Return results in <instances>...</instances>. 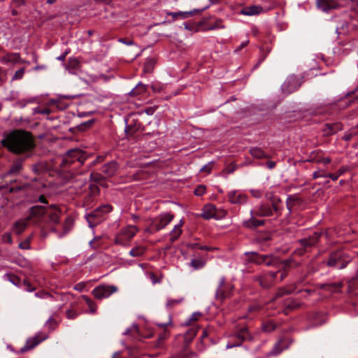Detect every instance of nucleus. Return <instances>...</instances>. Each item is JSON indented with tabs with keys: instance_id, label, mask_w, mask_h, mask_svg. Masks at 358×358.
<instances>
[{
	"instance_id": "1",
	"label": "nucleus",
	"mask_w": 358,
	"mask_h": 358,
	"mask_svg": "<svg viewBox=\"0 0 358 358\" xmlns=\"http://www.w3.org/2000/svg\"><path fill=\"white\" fill-rule=\"evenodd\" d=\"M1 143L12 153L26 157L32 155L36 146L31 133L22 129H15L5 135Z\"/></svg>"
},
{
	"instance_id": "2",
	"label": "nucleus",
	"mask_w": 358,
	"mask_h": 358,
	"mask_svg": "<svg viewBox=\"0 0 358 358\" xmlns=\"http://www.w3.org/2000/svg\"><path fill=\"white\" fill-rule=\"evenodd\" d=\"M266 197L269 203H262L257 206L256 214L261 216L274 217L273 220L278 223L284 210L282 199L273 192L266 193Z\"/></svg>"
},
{
	"instance_id": "3",
	"label": "nucleus",
	"mask_w": 358,
	"mask_h": 358,
	"mask_svg": "<svg viewBox=\"0 0 358 358\" xmlns=\"http://www.w3.org/2000/svg\"><path fill=\"white\" fill-rule=\"evenodd\" d=\"M86 159V154L82 150H70L63 157L60 163V167L64 171H71V177H73L82 173V171H79L77 169L84 164Z\"/></svg>"
},
{
	"instance_id": "4",
	"label": "nucleus",
	"mask_w": 358,
	"mask_h": 358,
	"mask_svg": "<svg viewBox=\"0 0 358 358\" xmlns=\"http://www.w3.org/2000/svg\"><path fill=\"white\" fill-rule=\"evenodd\" d=\"M303 199L297 194L288 195L285 201L287 213L284 217H280L279 218L278 225L282 227L289 224L291 222L292 213L299 208L303 205Z\"/></svg>"
},
{
	"instance_id": "5",
	"label": "nucleus",
	"mask_w": 358,
	"mask_h": 358,
	"mask_svg": "<svg viewBox=\"0 0 358 358\" xmlns=\"http://www.w3.org/2000/svg\"><path fill=\"white\" fill-rule=\"evenodd\" d=\"M322 235V232L315 231L308 237L298 240L296 243L299 244V247L294 250V254L303 256L306 252H310L312 248L317 245Z\"/></svg>"
},
{
	"instance_id": "6",
	"label": "nucleus",
	"mask_w": 358,
	"mask_h": 358,
	"mask_svg": "<svg viewBox=\"0 0 358 358\" xmlns=\"http://www.w3.org/2000/svg\"><path fill=\"white\" fill-rule=\"evenodd\" d=\"M352 260V257L343 250H336L331 252L326 262L329 267L343 269Z\"/></svg>"
},
{
	"instance_id": "7",
	"label": "nucleus",
	"mask_w": 358,
	"mask_h": 358,
	"mask_svg": "<svg viewBox=\"0 0 358 358\" xmlns=\"http://www.w3.org/2000/svg\"><path fill=\"white\" fill-rule=\"evenodd\" d=\"M174 218V215L171 213H164L157 217L151 219L150 224L145 229L149 234H155L165 228Z\"/></svg>"
},
{
	"instance_id": "8",
	"label": "nucleus",
	"mask_w": 358,
	"mask_h": 358,
	"mask_svg": "<svg viewBox=\"0 0 358 358\" xmlns=\"http://www.w3.org/2000/svg\"><path fill=\"white\" fill-rule=\"evenodd\" d=\"M113 210V207L110 205L105 204L102 205L90 213L85 215V218L91 228H93L98 225L103 220V217L107 213H110Z\"/></svg>"
},
{
	"instance_id": "9",
	"label": "nucleus",
	"mask_w": 358,
	"mask_h": 358,
	"mask_svg": "<svg viewBox=\"0 0 358 358\" xmlns=\"http://www.w3.org/2000/svg\"><path fill=\"white\" fill-rule=\"evenodd\" d=\"M244 255L247 262L258 265L264 264L271 266L276 265L278 262V259L271 255H260L256 252H246Z\"/></svg>"
},
{
	"instance_id": "10",
	"label": "nucleus",
	"mask_w": 358,
	"mask_h": 358,
	"mask_svg": "<svg viewBox=\"0 0 358 358\" xmlns=\"http://www.w3.org/2000/svg\"><path fill=\"white\" fill-rule=\"evenodd\" d=\"M303 76L292 74L287 78L281 86L283 93L289 94L297 90L303 83Z\"/></svg>"
},
{
	"instance_id": "11",
	"label": "nucleus",
	"mask_w": 358,
	"mask_h": 358,
	"mask_svg": "<svg viewBox=\"0 0 358 358\" xmlns=\"http://www.w3.org/2000/svg\"><path fill=\"white\" fill-rule=\"evenodd\" d=\"M232 339H234V341H231V343H228L227 345V348L240 346L243 342L252 341L253 337L249 331L248 328L247 327H243L238 329L234 333L232 336Z\"/></svg>"
},
{
	"instance_id": "12",
	"label": "nucleus",
	"mask_w": 358,
	"mask_h": 358,
	"mask_svg": "<svg viewBox=\"0 0 358 358\" xmlns=\"http://www.w3.org/2000/svg\"><path fill=\"white\" fill-rule=\"evenodd\" d=\"M138 229L134 225H129L122 229L115 238V243L117 245H124L129 241L138 232Z\"/></svg>"
},
{
	"instance_id": "13",
	"label": "nucleus",
	"mask_w": 358,
	"mask_h": 358,
	"mask_svg": "<svg viewBox=\"0 0 358 358\" xmlns=\"http://www.w3.org/2000/svg\"><path fill=\"white\" fill-rule=\"evenodd\" d=\"M28 213L27 220L36 224H39L43 221L44 215H46L47 207L36 205L31 207Z\"/></svg>"
},
{
	"instance_id": "14",
	"label": "nucleus",
	"mask_w": 358,
	"mask_h": 358,
	"mask_svg": "<svg viewBox=\"0 0 358 358\" xmlns=\"http://www.w3.org/2000/svg\"><path fill=\"white\" fill-rule=\"evenodd\" d=\"M117 291V287L115 285H100L92 290V294L96 299L101 300L109 297Z\"/></svg>"
},
{
	"instance_id": "15",
	"label": "nucleus",
	"mask_w": 358,
	"mask_h": 358,
	"mask_svg": "<svg viewBox=\"0 0 358 358\" xmlns=\"http://www.w3.org/2000/svg\"><path fill=\"white\" fill-rule=\"evenodd\" d=\"M100 189L96 183L90 184L88 186L87 190L83 195V206L89 208L92 206L95 198L99 194Z\"/></svg>"
},
{
	"instance_id": "16",
	"label": "nucleus",
	"mask_w": 358,
	"mask_h": 358,
	"mask_svg": "<svg viewBox=\"0 0 358 358\" xmlns=\"http://www.w3.org/2000/svg\"><path fill=\"white\" fill-rule=\"evenodd\" d=\"M257 210V206L250 210L251 217L248 220H244L243 222V227L253 230L259 227H262L265 224V220H259L256 218V217H262L261 215H258L256 214Z\"/></svg>"
},
{
	"instance_id": "17",
	"label": "nucleus",
	"mask_w": 358,
	"mask_h": 358,
	"mask_svg": "<svg viewBox=\"0 0 358 358\" xmlns=\"http://www.w3.org/2000/svg\"><path fill=\"white\" fill-rule=\"evenodd\" d=\"M277 273L278 272H267L257 276L255 280L259 282L262 287L267 289L271 287L274 283Z\"/></svg>"
},
{
	"instance_id": "18",
	"label": "nucleus",
	"mask_w": 358,
	"mask_h": 358,
	"mask_svg": "<svg viewBox=\"0 0 358 358\" xmlns=\"http://www.w3.org/2000/svg\"><path fill=\"white\" fill-rule=\"evenodd\" d=\"M232 287L230 285H227L225 282V278H220L219 285L216 290V299L224 300L229 296Z\"/></svg>"
},
{
	"instance_id": "19",
	"label": "nucleus",
	"mask_w": 358,
	"mask_h": 358,
	"mask_svg": "<svg viewBox=\"0 0 358 358\" xmlns=\"http://www.w3.org/2000/svg\"><path fill=\"white\" fill-rule=\"evenodd\" d=\"M28 157H20L15 159L10 166L9 169L7 171L6 175V176H16L20 173L22 169L23 162Z\"/></svg>"
},
{
	"instance_id": "20",
	"label": "nucleus",
	"mask_w": 358,
	"mask_h": 358,
	"mask_svg": "<svg viewBox=\"0 0 358 358\" xmlns=\"http://www.w3.org/2000/svg\"><path fill=\"white\" fill-rule=\"evenodd\" d=\"M343 124L339 122L325 123L322 128L323 135L329 136L336 134L338 131L343 130Z\"/></svg>"
},
{
	"instance_id": "21",
	"label": "nucleus",
	"mask_w": 358,
	"mask_h": 358,
	"mask_svg": "<svg viewBox=\"0 0 358 358\" xmlns=\"http://www.w3.org/2000/svg\"><path fill=\"white\" fill-rule=\"evenodd\" d=\"M343 284L342 282L320 283L317 285V287L331 293L341 292Z\"/></svg>"
},
{
	"instance_id": "22",
	"label": "nucleus",
	"mask_w": 358,
	"mask_h": 358,
	"mask_svg": "<svg viewBox=\"0 0 358 358\" xmlns=\"http://www.w3.org/2000/svg\"><path fill=\"white\" fill-rule=\"evenodd\" d=\"M61 210L56 205H50L47 207L46 215H48L50 222L57 224L59 222Z\"/></svg>"
},
{
	"instance_id": "23",
	"label": "nucleus",
	"mask_w": 358,
	"mask_h": 358,
	"mask_svg": "<svg viewBox=\"0 0 358 358\" xmlns=\"http://www.w3.org/2000/svg\"><path fill=\"white\" fill-rule=\"evenodd\" d=\"M117 164L115 161H111L107 164H103L100 171L106 178H110L115 175L117 170Z\"/></svg>"
},
{
	"instance_id": "24",
	"label": "nucleus",
	"mask_w": 358,
	"mask_h": 358,
	"mask_svg": "<svg viewBox=\"0 0 358 358\" xmlns=\"http://www.w3.org/2000/svg\"><path fill=\"white\" fill-rule=\"evenodd\" d=\"M228 199L234 204H243L246 203L248 196L237 191H231L228 194Z\"/></svg>"
},
{
	"instance_id": "25",
	"label": "nucleus",
	"mask_w": 358,
	"mask_h": 358,
	"mask_svg": "<svg viewBox=\"0 0 358 358\" xmlns=\"http://www.w3.org/2000/svg\"><path fill=\"white\" fill-rule=\"evenodd\" d=\"M268 10H264L262 6L259 5H252L244 7L241 10V13L244 15H259L262 13L267 12Z\"/></svg>"
},
{
	"instance_id": "26",
	"label": "nucleus",
	"mask_w": 358,
	"mask_h": 358,
	"mask_svg": "<svg viewBox=\"0 0 358 358\" xmlns=\"http://www.w3.org/2000/svg\"><path fill=\"white\" fill-rule=\"evenodd\" d=\"M44 338L39 339L37 336L29 338L27 340L25 345L20 348L19 352L23 353L27 350L34 348L38 345Z\"/></svg>"
},
{
	"instance_id": "27",
	"label": "nucleus",
	"mask_w": 358,
	"mask_h": 358,
	"mask_svg": "<svg viewBox=\"0 0 358 358\" xmlns=\"http://www.w3.org/2000/svg\"><path fill=\"white\" fill-rule=\"evenodd\" d=\"M201 217L205 220L211 218H217L216 216V207L213 204L206 205L203 208Z\"/></svg>"
},
{
	"instance_id": "28",
	"label": "nucleus",
	"mask_w": 358,
	"mask_h": 358,
	"mask_svg": "<svg viewBox=\"0 0 358 358\" xmlns=\"http://www.w3.org/2000/svg\"><path fill=\"white\" fill-rule=\"evenodd\" d=\"M301 305L302 303L299 300L295 299H289L284 303V313L287 315L289 311L299 308Z\"/></svg>"
},
{
	"instance_id": "29",
	"label": "nucleus",
	"mask_w": 358,
	"mask_h": 358,
	"mask_svg": "<svg viewBox=\"0 0 358 358\" xmlns=\"http://www.w3.org/2000/svg\"><path fill=\"white\" fill-rule=\"evenodd\" d=\"M204 8L203 9H194L190 11H179V12H173L170 13L169 15L173 17V18H177L178 17H180L182 19H186L191 16H193L195 14L201 13Z\"/></svg>"
},
{
	"instance_id": "30",
	"label": "nucleus",
	"mask_w": 358,
	"mask_h": 358,
	"mask_svg": "<svg viewBox=\"0 0 358 358\" xmlns=\"http://www.w3.org/2000/svg\"><path fill=\"white\" fill-rule=\"evenodd\" d=\"M183 224V221L180 220V223L175 225L173 230L169 233L170 241L171 243L177 241L182 234V230L181 229Z\"/></svg>"
},
{
	"instance_id": "31",
	"label": "nucleus",
	"mask_w": 358,
	"mask_h": 358,
	"mask_svg": "<svg viewBox=\"0 0 358 358\" xmlns=\"http://www.w3.org/2000/svg\"><path fill=\"white\" fill-rule=\"evenodd\" d=\"M29 221V220H27V217H26L25 219H21L15 222L13 228V232L16 234H20L22 233L27 228Z\"/></svg>"
},
{
	"instance_id": "32",
	"label": "nucleus",
	"mask_w": 358,
	"mask_h": 358,
	"mask_svg": "<svg viewBox=\"0 0 358 358\" xmlns=\"http://www.w3.org/2000/svg\"><path fill=\"white\" fill-rule=\"evenodd\" d=\"M287 348L285 341L281 339L275 344L273 349L267 354V357L279 355L283 350Z\"/></svg>"
},
{
	"instance_id": "33",
	"label": "nucleus",
	"mask_w": 358,
	"mask_h": 358,
	"mask_svg": "<svg viewBox=\"0 0 358 358\" xmlns=\"http://www.w3.org/2000/svg\"><path fill=\"white\" fill-rule=\"evenodd\" d=\"M317 6L324 11H327L336 7V2L333 0H317Z\"/></svg>"
},
{
	"instance_id": "34",
	"label": "nucleus",
	"mask_w": 358,
	"mask_h": 358,
	"mask_svg": "<svg viewBox=\"0 0 358 358\" xmlns=\"http://www.w3.org/2000/svg\"><path fill=\"white\" fill-rule=\"evenodd\" d=\"M296 285H292L287 287H282L278 289L276 294H275V298H280L285 295L290 294L296 290Z\"/></svg>"
},
{
	"instance_id": "35",
	"label": "nucleus",
	"mask_w": 358,
	"mask_h": 358,
	"mask_svg": "<svg viewBox=\"0 0 358 358\" xmlns=\"http://www.w3.org/2000/svg\"><path fill=\"white\" fill-rule=\"evenodd\" d=\"M171 318L169 319V321L167 323H159L157 324V325L162 328L164 329V331L160 333L158 336V338H157V341H158V345H161L162 343V342L166 340L169 336V331L165 329V327L169 325V324H171Z\"/></svg>"
},
{
	"instance_id": "36",
	"label": "nucleus",
	"mask_w": 358,
	"mask_h": 358,
	"mask_svg": "<svg viewBox=\"0 0 358 358\" xmlns=\"http://www.w3.org/2000/svg\"><path fill=\"white\" fill-rule=\"evenodd\" d=\"M157 58L156 57H149L144 63L143 71L145 73H151L157 64Z\"/></svg>"
},
{
	"instance_id": "37",
	"label": "nucleus",
	"mask_w": 358,
	"mask_h": 358,
	"mask_svg": "<svg viewBox=\"0 0 358 358\" xmlns=\"http://www.w3.org/2000/svg\"><path fill=\"white\" fill-rule=\"evenodd\" d=\"M250 154L256 159H266L269 158V156L259 147L251 148L249 150Z\"/></svg>"
},
{
	"instance_id": "38",
	"label": "nucleus",
	"mask_w": 358,
	"mask_h": 358,
	"mask_svg": "<svg viewBox=\"0 0 358 358\" xmlns=\"http://www.w3.org/2000/svg\"><path fill=\"white\" fill-rule=\"evenodd\" d=\"M322 156V152L320 150H315L310 152L308 158L305 162L320 164Z\"/></svg>"
},
{
	"instance_id": "39",
	"label": "nucleus",
	"mask_w": 358,
	"mask_h": 358,
	"mask_svg": "<svg viewBox=\"0 0 358 358\" xmlns=\"http://www.w3.org/2000/svg\"><path fill=\"white\" fill-rule=\"evenodd\" d=\"M260 5L262 6L266 10H271L276 8L278 5L276 0H258Z\"/></svg>"
},
{
	"instance_id": "40",
	"label": "nucleus",
	"mask_w": 358,
	"mask_h": 358,
	"mask_svg": "<svg viewBox=\"0 0 358 358\" xmlns=\"http://www.w3.org/2000/svg\"><path fill=\"white\" fill-rule=\"evenodd\" d=\"M183 297H180L176 299H168L166 303V307L169 310L172 309L174 307L177 306L178 305L180 304L182 302H183Z\"/></svg>"
},
{
	"instance_id": "41",
	"label": "nucleus",
	"mask_w": 358,
	"mask_h": 358,
	"mask_svg": "<svg viewBox=\"0 0 358 358\" xmlns=\"http://www.w3.org/2000/svg\"><path fill=\"white\" fill-rule=\"evenodd\" d=\"M145 250H146V248L145 247L137 246V247L133 248L130 250L129 255L131 257H141L145 252Z\"/></svg>"
},
{
	"instance_id": "42",
	"label": "nucleus",
	"mask_w": 358,
	"mask_h": 358,
	"mask_svg": "<svg viewBox=\"0 0 358 358\" xmlns=\"http://www.w3.org/2000/svg\"><path fill=\"white\" fill-rule=\"evenodd\" d=\"M81 297L89 306L90 313L93 314L95 313L97 309L96 304L89 296L86 295H83Z\"/></svg>"
},
{
	"instance_id": "43",
	"label": "nucleus",
	"mask_w": 358,
	"mask_h": 358,
	"mask_svg": "<svg viewBox=\"0 0 358 358\" xmlns=\"http://www.w3.org/2000/svg\"><path fill=\"white\" fill-rule=\"evenodd\" d=\"M148 86L142 83H138L134 89H133L130 94L134 96H136L143 94L147 91Z\"/></svg>"
},
{
	"instance_id": "44",
	"label": "nucleus",
	"mask_w": 358,
	"mask_h": 358,
	"mask_svg": "<svg viewBox=\"0 0 358 358\" xmlns=\"http://www.w3.org/2000/svg\"><path fill=\"white\" fill-rule=\"evenodd\" d=\"M271 51V49H268L267 46H261L260 52L262 56L259 59L257 63L255 65L254 68H257L259 64L265 59L267 54Z\"/></svg>"
},
{
	"instance_id": "45",
	"label": "nucleus",
	"mask_w": 358,
	"mask_h": 358,
	"mask_svg": "<svg viewBox=\"0 0 358 358\" xmlns=\"http://www.w3.org/2000/svg\"><path fill=\"white\" fill-rule=\"evenodd\" d=\"M36 101L35 98H30L28 99L18 100L15 103V106L20 108H24L28 103H34Z\"/></svg>"
},
{
	"instance_id": "46",
	"label": "nucleus",
	"mask_w": 358,
	"mask_h": 358,
	"mask_svg": "<svg viewBox=\"0 0 358 358\" xmlns=\"http://www.w3.org/2000/svg\"><path fill=\"white\" fill-rule=\"evenodd\" d=\"M205 261L201 259H193L190 262V266L194 269H200L205 266Z\"/></svg>"
},
{
	"instance_id": "47",
	"label": "nucleus",
	"mask_w": 358,
	"mask_h": 358,
	"mask_svg": "<svg viewBox=\"0 0 358 358\" xmlns=\"http://www.w3.org/2000/svg\"><path fill=\"white\" fill-rule=\"evenodd\" d=\"M106 177L102 173V172H92L90 174V179L92 181H94V182H101Z\"/></svg>"
},
{
	"instance_id": "48",
	"label": "nucleus",
	"mask_w": 358,
	"mask_h": 358,
	"mask_svg": "<svg viewBox=\"0 0 358 358\" xmlns=\"http://www.w3.org/2000/svg\"><path fill=\"white\" fill-rule=\"evenodd\" d=\"M315 319L317 324H322L327 321V316L324 313H316L315 315Z\"/></svg>"
},
{
	"instance_id": "49",
	"label": "nucleus",
	"mask_w": 358,
	"mask_h": 358,
	"mask_svg": "<svg viewBox=\"0 0 358 358\" xmlns=\"http://www.w3.org/2000/svg\"><path fill=\"white\" fill-rule=\"evenodd\" d=\"M6 277L10 282H11L15 286L20 287L22 285V281L18 276L14 274H7L6 275Z\"/></svg>"
},
{
	"instance_id": "50",
	"label": "nucleus",
	"mask_w": 358,
	"mask_h": 358,
	"mask_svg": "<svg viewBox=\"0 0 358 358\" xmlns=\"http://www.w3.org/2000/svg\"><path fill=\"white\" fill-rule=\"evenodd\" d=\"M262 330L264 332H271L275 329V325L272 321H267L262 324Z\"/></svg>"
},
{
	"instance_id": "51",
	"label": "nucleus",
	"mask_w": 358,
	"mask_h": 358,
	"mask_svg": "<svg viewBox=\"0 0 358 358\" xmlns=\"http://www.w3.org/2000/svg\"><path fill=\"white\" fill-rule=\"evenodd\" d=\"M57 322L52 317H50L45 323V327H47L50 331H53L57 327Z\"/></svg>"
},
{
	"instance_id": "52",
	"label": "nucleus",
	"mask_w": 358,
	"mask_h": 358,
	"mask_svg": "<svg viewBox=\"0 0 358 358\" xmlns=\"http://www.w3.org/2000/svg\"><path fill=\"white\" fill-rule=\"evenodd\" d=\"M51 113V110L48 108H41L39 107H36L33 110V115L36 114H43V115H48Z\"/></svg>"
},
{
	"instance_id": "53",
	"label": "nucleus",
	"mask_w": 358,
	"mask_h": 358,
	"mask_svg": "<svg viewBox=\"0 0 358 358\" xmlns=\"http://www.w3.org/2000/svg\"><path fill=\"white\" fill-rule=\"evenodd\" d=\"M18 59V55L17 54H9L3 57L2 62H14L17 61Z\"/></svg>"
},
{
	"instance_id": "54",
	"label": "nucleus",
	"mask_w": 358,
	"mask_h": 358,
	"mask_svg": "<svg viewBox=\"0 0 358 358\" xmlns=\"http://www.w3.org/2000/svg\"><path fill=\"white\" fill-rule=\"evenodd\" d=\"M80 62L76 58H70L69 60V68L76 70L78 69Z\"/></svg>"
},
{
	"instance_id": "55",
	"label": "nucleus",
	"mask_w": 358,
	"mask_h": 358,
	"mask_svg": "<svg viewBox=\"0 0 358 358\" xmlns=\"http://www.w3.org/2000/svg\"><path fill=\"white\" fill-rule=\"evenodd\" d=\"M27 187V184L23 185H13L9 187L10 192H17L20 190L24 189Z\"/></svg>"
},
{
	"instance_id": "56",
	"label": "nucleus",
	"mask_w": 358,
	"mask_h": 358,
	"mask_svg": "<svg viewBox=\"0 0 358 358\" xmlns=\"http://www.w3.org/2000/svg\"><path fill=\"white\" fill-rule=\"evenodd\" d=\"M206 189L205 185H199L195 188L194 193L196 196H200L205 194Z\"/></svg>"
},
{
	"instance_id": "57",
	"label": "nucleus",
	"mask_w": 358,
	"mask_h": 358,
	"mask_svg": "<svg viewBox=\"0 0 358 358\" xmlns=\"http://www.w3.org/2000/svg\"><path fill=\"white\" fill-rule=\"evenodd\" d=\"M201 316V313L200 312H195V313H192V315L190 316L189 320L186 322V324L187 325L192 324V322L197 321Z\"/></svg>"
},
{
	"instance_id": "58",
	"label": "nucleus",
	"mask_w": 358,
	"mask_h": 358,
	"mask_svg": "<svg viewBox=\"0 0 358 358\" xmlns=\"http://www.w3.org/2000/svg\"><path fill=\"white\" fill-rule=\"evenodd\" d=\"M185 28L189 31H197L199 29V25L192 22H185Z\"/></svg>"
},
{
	"instance_id": "59",
	"label": "nucleus",
	"mask_w": 358,
	"mask_h": 358,
	"mask_svg": "<svg viewBox=\"0 0 358 358\" xmlns=\"http://www.w3.org/2000/svg\"><path fill=\"white\" fill-rule=\"evenodd\" d=\"M24 72H25L24 68L20 69L15 73V74L13 75V76L12 78V80H15L22 79L24 76Z\"/></svg>"
},
{
	"instance_id": "60",
	"label": "nucleus",
	"mask_w": 358,
	"mask_h": 358,
	"mask_svg": "<svg viewBox=\"0 0 358 358\" xmlns=\"http://www.w3.org/2000/svg\"><path fill=\"white\" fill-rule=\"evenodd\" d=\"M349 285L354 289H358V271H357L356 275L349 281Z\"/></svg>"
},
{
	"instance_id": "61",
	"label": "nucleus",
	"mask_w": 358,
	"mask_h": 358,
	"mask_svg": "<svg viewBox=\"0 0 358 358\" xmlns=\"http://www.w3.org/2000/svg\"><path fill=\"white\" fill-rule=\"evenodd\" d=\"M22 285L27 292H33L36 289L35 287H34L29 280H24L22 281Z\"/></svg>"
},
{
	"instance_id": "62",
	"label": "nucleus",
	"mask_w": 358,
	"mask_h": 358,
	"mask_svg": "<svg viewBox=\"0 0 358 358\" xmlns=\"http://www.w3.org/2000/svg\"><path fill=\"white\" fill-rule=\"evenodd\" d=\"M357 134V132L355 131H350L346 132L343 136V139L345 141H349L352 139V138Z\"/></svg>"
},
{
	"instance_id": "63",
	"label": "nucleus",
	"mask_w": 358,
	"mask_h": 358,
	"mask_svg": "<svg viewBox=\"0 0 358 358\" xmlns=\"http://www.w3.org/2000/svg\"><path fill=\"white\" fill-rule=\"evenodd\" d=\"M326 175L327 173L324 170L319 169L318 171L313 172V178L317 179L319 178H326Z\"/></svg>"
},
{
	"instance_id": "64",
	"label": "nucleus",
	"mask_w": 358,
	"mask_h": 358,
	"mask_svg": "<svg viewBox=\"0 0 358 358\" xmlns=\"http://www.w3.org/2000/svg\"><path fill=\"white\" fill-rule=\"evenodd\" d=\"M213 166V162H209L208 164L204 165L201 169L200 172H206L209 174L211 172L212 167Z\"/></svg>"
}]
</instances>
